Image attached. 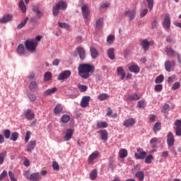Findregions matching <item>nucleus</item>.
I'll list each match as a JSON object with an SVG mask.
<instances>
[{
    "instance_id": "f257e3e1",
    "label": "nucleus",
    "mask_w": 181,
    "mask_h": 181,
    "mask_svg": "<svg viewBox=\"0 0 181 181\" xmlns=\"http://www.w3.org/2000/svg\"><path fill=\"white\" fill-rule=\"evenodd\" d=\"M78 74L80 77L87 80L94 71H95V67L94 65L90 64H82L78 67Z\"/></svg>"
},
{
    "instance_id": "f03ea898",
    "label": "nucleus",
    "mask_w": 181,
    "mask_h": 181,
    "mask_svg": "<svg viewBox=\"0 0 181 181\" xmlns=\"http://www.w3.org/2000/svg\"><path fill=\"white\" fill-rule=\"evenodd\" d=\"M67 8V3L64 1H61L58 4H57L54 7H53V15L54 16H57L59 15V11L62 9V11H64Z\"/></svg>"
},
{
    "instance_id": "7ed1b4c3",
    "label": "nucleus",
    "mask_w": 181,
    "mask_h": 181,
    "mask_svg": "<svg viewBox=\"0 0 181 181\" xmlns=\"http://www.w3.org/2000/svg\"><path fill=\"white\" fill-rule=\"evenodd\" d=\"M25 49L33 53V52H36V47H37V42L33 40H28L25 42Z\"/></svg>"
},
{
    "instance_id": "20e7f679",
    "label": "nucleus",
    "mask_w": 181,
    "mask_h": 181,
    "mask_svg": "<svg viewBox=\"0 0 181 181\" xmlns=\"http://www.w3.org/2000/svg\"><path fill=\"white\" fill-rule=\"evenodd\" d=\"M167 144L168 148H173L175 145V136H173V133L171 132L167 135Z\"/></svg>"
},
{
    "instance_id": "39448f33",
    "label": "nucleus",
    "mask_w": 181,
    "mask_h": 181,
    "mask_svg": "<svg viewBox=\"0 0 181 181\" xmlns=\"http://www.w3.org/2000/svg\"><path fill=\"white\" fill-rule=\"evenodd\" d=\"M170 25H171L170 16H169V14H167L164 17V20L163 22V27L165 30H169V29H170Z\"/></svg>"
},
{
    "instance_id": "423d86ee",
    "label": "nucleus",
    "mask_w": 181,
    "mask_h": 181,
    "mask_svg": "<svg viewBox=\"0 0 181 181\" xmlns=\"http://www.w3.org/2000/svg\"><path fill=\"white\" fill-rule=\"evenodd\" d=\"M137 152L138 153H134V156L136 158V159H145V158H146V152L144 151V149L141 148H137Z\"/></svg>"
},
{
    "instance_id": "0eeeda50",
    "label": "nucleus",
    "mask_w": 181,
    "mask_h": 181,
    "mask_svg": "<svg viewBox=\"0 0 181 181\" xmlns=\"http://www.w3.org/2000/svg\"><path fill=\"white\" fill-rule=\"evenodd\" d=\"M70 76H71V71L70 70H66L59 74L57 80H59V81H62V80H67V78H69Z\"/></svg>"
},
{
    "instance_id": "6e6552de",
    "label": "nucleus",
    "mask_w": 181,
    "mask_h": 181,
    "mask_svg": "<svg viewBox=\"0 0 181 181\" xmlns=\"http://www.w3.org/2000/svg\"><path fill=\"white\" fill-rule=\"evenodd\" d=\"M91 100V97L90 96H83L81 101V107L82 108H86L90 105V101Z\"/></svg>"
},
{
    "instance_id": "1a4fd4ad",
    "label": "nucleus",
    "mask_w": 181,
    "mask_h": 181,
    "mask_svg": "<svg viewBox=\"0 0 181 181\" xmlns=\"http://www.w3.org/2000/svg\"><path fill=\"white\" fill-rule=\"evenodd\" d=\"M136 122L135 121V119L134 118H129L126 120H124L123 125L126 127V128H129V127H134L135 125V123Z\"/></svg>"
},
{
    "instance_id": "9d476101",
    "label": "nucleus",
    "mask_w": 181,
    "mask_h": 181,
    "mask_svg": "<svg viewBox=\"0 0 181 181\" xmlns=\"http://www.w3.org/2000/svg\"><path fill=\"white\" fill-rule=\"evenodd\" d=\"M81 11L84 19H87L90 16V8H88V6L86 5L82 6Z\"/></svg>"
},
{
    "instance_id": "9b49d317",
    "label": "nucleus",
    "mask_w": 181,
    "mask_h": 181,
    "mask_svg": "<svg viewBox=\"0 0 181 181\" xmlns=\"http://www.w3.org/2000/svg\"><path fill=\"white\" fill-rule=\"evenodd\" d=\"M23 115L27 119H33L35 118V113L30 109H27L23 112Z\"/></svg>"
},
{
    "instance_id": "f8f14e48",
    "label": "nucleus",
    "mask_w": 181,
    "mask_h": 181,
    "mask_svg": "<svg viewBox=\"0 0 181 181\" xmlns=\"http://www.w3.org/2000/svg\"><path fill=\"white\" fill-rule=\"evenodd\" d=\"M141 98L139 97V95H136V94H132V95H128L124 96V100L126 101H136L138 100H139Z\"/></svg>"
},
{
    "instance_id": "ddd939ff",
    "label": "nucleus",
    "mask_w": 181,
    "mask_h": 181,
    "mask_svg": "<svg viewBox=\"0 0 181 181\" xmlns=\"http://www.w3.org/2000/svg\"><path fill=\"white\" fill-rule=\"evenodd\" d=\"M90 53L92 59H97L98 56H100V54L98 53V51L95 47L90 46Z\"/></svg>"
},
{
    "instance_id": "4468645a",
    "label": "nucleus",
    "mask_w": 181,
    "mask_h": 181,
    "mask_svg": "<svg viewBox=\"0 0 181 181\" xmlns=\"http://www.w3.org/2000/svg\"><path fill=\"white\" fill-rule=\"evenodd\" d=\"M165 53L168 56H169V57H176L177 52H176V51H175V49H173V48H166L165 49Z\"/></svg>"
},
{
    "instance_id": "2eb2a0df",
    "label": "nucleus",
    "mask_w": 181,
    "mask_h": 181,
    "mask_svg": "<svg viewBox=\"0 0 181 181\" xmlns=\"http://www.w3.org/2000/svg\"><path fill=\"white\" fill-rule=\"evenodd\" d=\"M40 179H42V177L40 176V174L39 173H32L29 178L28 180L30 181H38L40 180Z\"/></svg>"
},
{
    "instance_id": "dca6fc26",
    "label": "nucleus",
    "mask_w": 181,
    "mask_h": 181,
    "mask_svg": "<svg viewBox=\"0 0 181 181\" xmlns=\"http://www.w3.org/2000/svg\"><path fill=\"white\" fill-rule=\"evenodd\" d=\"M98 158V151H94L91 155L89 156L88 158V163L90 165L93 164L94 160Z\"/></svg>"
},
{
    "instance_id": "f3484780",
    "label": "nucleus",
    "mask_w": 181,
    "mask_h": 181,
    "mask_svg": "<svg viewBox=\"0 0 181 181\" xmlns=\"http://www.w3.org/2000/svg\"><path fill=\"white\" fill-rule=\"evenodd\" d=\"M74 132V130L71 129H66V133L64 137V141H70L71 139V137L73 136Z\"/></svg>"
},
{
    "instance_id": "a211bd4d",
    "label": "nucleus",
    "mask_w": 181,
    "mask_h": 181,
    "mask_svg": "<svg viewBox=\"0 0 181 181\" xmlns=\"http://www.w3.org/2000/svg\"><path fill=\"white\" fill-rule=\"evenodd\" d=\"M76 50L78 51L80 59L81 60H84V59H86V50H84V48L81 47H78L76 48Z\"/></svg>"
},
{
    "instance_id": "6ab92c4d",
    "label": "nucleus",
    "mask_w": 181,
    "mask_h": 181,
    "mask_svg": "<svg viewBox=\"0 0 181 181\" xmlns=\"http://www.w3.org/2000/svg\"><path fill=\"white\" fill-rule=\"evenodd\" d=\"M12 16L11 14L5 15L0 19V23H8L12 21Z\"/></svg>"
},
{
    "instance_id": "aec40b11",
    "label": "nucleus",
    "mask_w": 181,
    "mask_h": 181,
    "mask_svg": "<svg viewBox=\"0 0 181 181\" xmlns=\"http://www.w3.org/2000/svg\"><path fill=\"white\" fill-rule=\"evenodd\" d=\"M125 15H126V16L129 18V19L132 20V19H134V18H135V16L136 15V10H135V8L129 10L126 12Z\"/></svg>"
},
{
    "instance_id": "412c9836",
    "label": "nucleus",
    "mask_w": 181,
    "mask_h": 181,
    "mask_svg": "<svg viewBox=\"0 0 181 181\" xmlns=\"http://www.w3.org/2000/svg\"><path fill=\"white\" fill-rule=\"evenodd\" d=\"M35 148H36V141H30L27 146V151L32 152Z\"/></svg>"
},
{
    "instance_id": "4be33fe9",
    "label": "nucleus",
    "mask_w": 181,
    "mask_h": 181,
    "mask_svg": "<svg viewBox=\"0 0 181 181\" xmlns=\"http://www.w3.org/2000/svg\"><path fill=\"white\" fill-rule=\"evenodd\" d=\"M117 76L121 77V80H124L125 78V71L122 66H118L117 69Z\"/></svg>"
},
{
    "instance_id": "5701e85b",
    "label": "nucleus",
    "mask_w": 181,
    "mask_h": 181,
    "mask_svg": "<svg viewBox=\"0 0 181 181\" xmlns=\"http://www.w3.org/2000/svg\"><path fill=\"white\" fill-rule=\"evenodd\" d=\"M165 68L166 71H170V69H172L173 66H175V61H165Z\"/></svg>"
},
{
    "instance_id": "b1692460",
    "label": "nucleus",
    "mask_w": 181,
    "mask_h": 181,
    "mask_svg": "<svg viewBox=\"0 0 181 181\" xmlns=\"http://www.w3.org/2000/svg\"><path fill=\"white\" fill-rule=\"evenodd\" d=\"M141 45L144 50H148L149 49V46L151 45V42L148 41V40H144L141 42Z\"/></svg>"
},
{
    "instance_id": "393cba45",
    "label": "nucleus",
    "mask_w": 181,
    "mask_h": 181,
    "mask_svg": "<svg viewBox=\"0 0 181 181\" xmlns=\"http://www.w3.org/2000/svg\"><path fill=\"white\" fill-rule=\"evenodd\" d=\"M28 87L31 91H37V90H39L36 81H31Z\"/></svg>"
},
{
    "instance_id": "a878e982",
    "label": "nucleus",
    "mask_w": 181,
    "mask_h": 181,
    "mask_svg": "<svg viewBox=\"0 0 181 181\" xmlns=\"http://www.w3.org/2000/svg\"><path fill=\"white\" fill-rule=\"evenodd\" d=\"M33 12L36 13V15H37V17L38 19H40V18H42V16H43V13H42V11H39V7L37 6H33Z\"/></svg>"
},
{
    "instance_id": "bb28decb",
    "label": "nucleus",
    "mask_w": 181,
    "mask_h": 181,
    "mask_svg": "<svg viewBox=\"0 0 181 181\" xmlns=\"http://www.w3.org/2000/svg\"><path fill=\"white\" fill-rule=\"evenodd\" d=\"M162 128V124L160 122H156L153 128V131L154 132V134H158V132H159V131Z\"/></svg>"
},
{
    "instance_id": "cd10ccee",
    "label": "nucleus",
    "mask_w": 181,
    "mask_h": 181,
    "mask_svg": "<svg viewBox=\"0 0 181 181\" xmlns=\"http://www.w3.org/2000/svg\"><path fill=\"white\" fill-rule=\"evenodd\" d=\"M119 156L121 159H124L128 156V151L127 149L123 148L119 151Z\"/></svg>"
},
{
    "instance_id": "c85d7f7f",
    "label": "nucleus",
    "mask_w": 181,
    "mask_h": 181,
    "mask_svg": "<svg viewBox=\"0 0 181 181\" xmlns=\"http://www.w3.org/2000/svg\"><path fill=\"white\" fill-rule=\"evenodd\" d=\"M100 134L101 136V139H103L104 141H107V139H108V132H107V130H100Z\"/></svg>"
},
{
    "instance_id": "c756f323",
    "label": "nucleus",
    "mask_w": 181,
    "mask_h": 181,
    "mask_svg": "<svg viewBox=\"0 0 181 181\" xmlns=\"http://www.w3.org/2000/svg\"><path fill=\"white\" fill-rule=\"evenodd\" d=\"M17 52L18 53V54H20V56L23 55V54L25 53V46H23V44H20L18 46Z\"/></svg>"
},
{
    "instance_id": "7c9ffc66",
    "label": "nucleus",
    "mask_w": 181,
    "mask_h": 181,
    "mask_svg": "<svg viewBox=\"0 0 181 181\" xmlns=\"http://www.w3.org/2000/svg\"><path fill=\"white\" fill-rule=\"evenodd\" d=\"M114 48H110L107 49V56L110 60H114L115 59V54H114Z\"/></svg>"
},
{
    "instance_id": "2f4dec72",
    "label": "nucleus",
    "mask_w": 181,
    "mask_h": 181,
    "mask_svg": "<svg viewBox=\"0 0 181 181\" xmlns=\"http://www.w3.org/2000/svg\"><path fill=\"white\" fill-rule=\"evenodd\" d=\"M135 176L139 179V180L144 181V179L145 177V173H144V171H138L136 173Z\"/></svg>"
},
{
    "instance_id": "473e14b6",
    "label": "nucleus",
    "mask_w": 181,
    "mask_h": 181,
    "mask_svg": "<svg viewBox=\"0 0 181 181\" xmlns=\"http://www.w3.org/2000/svg\"><path fill=\"white\" fill-rule=\"evenodd\" d=\"M57 91V88H52L49 89H47L45 91L44 94L45 95H50L51 94H54Z\"/></svg>"
},
{
    "instance_id": "72a5a7b5",
    "label": "nucleus",
    "mask_w": 181,
    "mask_h": 181,
    "mask_svg": "<svg viewBox=\"0 0 181 181\" xmlns=\"http://www.w3.org/2000/svg\"><path fill=\"white\" fill-rule=\"evenodd\" d=\"M131 73H139V66L136 65H132L129 68Z\"/></svg>"
},
{
    "instance_id": "f704fd0d",
    "label": "nucleus",
    "mask_w": 181,
    "mask_h": 181,
    "mask_svg": "<svg viewBox=\"0 0 181 181\" xmlns=\"http://www.w3.org/2000/svg\"><path fill=\"white\" fill-rule=\"evenodd\" d=\"M18 7L21 9L23 13H26V5H25V2L23 0L20 1Z\"/></svg>"
},
{
    "instance_id": "c9c22d12",
    "label": "nucleus",
    "mask_w": 181,
    "mask_h": 181,
    "mask_svg": "<svg viewBox=\"0 0 181 181\" xmlns=\"http://www.w3.org/2000/svg\"><path fill=\"white\" fill-rule=\"evenodd\" d=\"M96 126L99 129L107 128L108 123L107 122H98Z\"/></svg>"
},
{
    "instance_id": "e433bc0d",
    "label": "nucleus",
    "mask_w": 181,
    "mask_h": 181,
    "mask_svg": "<svg viewBox=\"0 0 181 181\" xmlns=\"http://www.w3.org/2000/svg\"><path fill=\"white\" fill-rule=\"evenodd\" d=\"M150 144H151V148H156V146H158V138L153 137L150 141Z\"/></svg>"
},
{
    "instance_id": "4c0bfd02",
    "label": "nucleus",
    "mask_w": 181,
    "mask_h": 181,
    "mask_svg": "<svg viewBox=\"0 0 181 181\" xmlns=\"http://www.w3.org/2000/svg\"><path fill=\"white\" fill-rule=\"evenodd\" d=\"M62 111H63V106L60 104H58L54 109V114H60Z\"/></svg>"
},
{
    "instance_id": "58836bf2",
    "label": "nucleus",
    "mask_w": 181,
    "mask_h": 181,
    "mask_svg": "<svg viewBox=\"0 0 181 181\" xmlns=\"http://www.w3.org/2000/svg\"><path fill=\"white\" fill-rule=\"evenodd\" d=\"M18 138H19V133L14 132L11 134L10 139L11 141L16 142V141H18Z\"/></svg>"
},
{
    "instance_id": "ea45409f",
    "label": "nucleus",
    "mask_w": 181,
    "mask_h": 181,
    "mask_svg": "<svg viewBox=\"0 0 181 181\" xmlns=\"http://www.w3.org/2000/svg\"><path fill=\"white\" fill-rule=\"evenodd\" d=\"M97 175H98V173L97 172V170L94 169L90 173V177L91 180H95L97 179Z\"/></svg>"
},
{
    "instance_id": "a19ab883",
    "label": "nucleus",
    "mask_w": 181,
    "mask_h": 181,
    "mask_svg": "<svg viewBox=\"0 0 181 181\" xmlns=\"http://www.w3.org/2000/svg\"><path fill=\"white\" fill-rule=\"evenodd\" d=\"M110 96L108 95V94L102 93L98 96V100H100V101H105V100H107V98H108Z\"/></svg>"
},
{
    "instance_id": "79ce46f5",
    "label": "nucleus",
    "mask_w": 181,
    "mask_h": 181,
    "mask_svg": "<svg viewBox=\"0 0 181 181\" xmlns=\"http://www.w3.org/2000/svg\"><path fill=\"white\" fill-rule=\"evenodd\" d=\"M103 22H104V21L103 20V18H99V19L96 21L95 28H96V29H101V28H103Z\"/></svg>"
},
{
    "instance_id": "37998d69",
    "label": "nucleus",
    "mask_w": 181,
    "mask_h": 181,
    "mask_svg": "<svg viewBox=\"0 0 181 181\" xmlns=\"http://www.w3.org/2000/svg\"><path fill=\"white\" fill-rule=\"evenodd\" d=\"M28 21H29V18L26 17L23 22L17 25V29H22V28H23V26L28 23Z\"/></svg>"
},
{
    "instance_id": "c03bdc74",
    "label": "nucleus",
    "mask_w": 181,
    "mask_h": 181,
    "mask_svg": "<svg viewBox=\"0 0 181 181\" xmlns=\"http://www.w3.org/2000/svg\"><path fill=\"white\" fill-rule=\"evenodd\" d=\"M52 73L51 72H46L44 75V81H49L52 79Z\"/></svg>"
},
{
    "instance_id": "a18cd8bd",
    "label": "nucleus",
    "mask_w": 181,
    "mask_h": 181,
    "mask_svg": "<svg viewBox=\"0 0 181 181\" xmlns=\"http://www.w3.org/2000/svg\"><path fill=\"white\" fill-rule=\"evenodd\" d=\"M69 121H70V116L68 115H64L62 117V122L64 123V124H67V122H69Z\"/></svg>"
},
{
    "instance_id": "49530a36",
    "label": "nucleus",
    "mask_w": 181,
    "mask_h": 181,
    "mask_svg": "<svg viewBox=\"0 0 181 181\" xmlns=\"http://www.w3.org/2000/svg\"><path fill=\"white\" fill-rule=\"evenodd\" d=\"M3 134L5 136L6 139H9L11 138V130L4 129L3 131Z\"/></svg>"
},
{
    "instance_id": "de8ad7c7",
    "label": "nucleus",
    "mask_w": 181,
    "mask_h": 181,
    "mask_svg": "<svg viewBox=\"0 0 181 181\" xmlns=\"http://www.w3.org/2000/svg\"><path fill=\"white\" fill-rule=\"evenodd\" d=\"M158 23H159V19L158 18H155L151 22V28H152V29H156V28H158Z\"/></svg>"
},
{
    "instance_id": "09e8293b",
    "label": "nucleus",
    "mask_w": 181,
    "mask_h": 181,
    "mask_svg": "<svg viewBox=\"0 0 181 181\" xmlns=\"http://www.w3.org/2000/svg\"><path fill=\"white\" fill-rule=\"evenodd\" d=\"M6 157V151H4L0 153V165L4 163V160H5V158Z\"/></svg>"
},
{
    "instance_id": "8fccbe9b",
    "label": "nucleus",
    "mask_w": 181,
    "mask_h": 181,
    "mask_svg": "<svg viewBox=\"0 0 181 181\" xmlns=\"http://www.w3.org/2000/svg\"><path fill=\"white\" fill-rule=\"evenodd\" d=\"M152 160H153V156L149 154L146 157L145 163H152Z\"/></svg>"
},
{
    "instance_id": "3c124183",
    "label": "nucleus",
    "mask_w": 181,
    "mask_h": 181,
    "mask_svg": "<svg viewBox=\"0 0 181 181\" xmlns=\"http://www.w3.org/2000/svg\"><path fill=\"white\" fill-rule=\"evenodd\" d=\"M163 78H164L163 75H160V76H158L156 78L155 83H156V84H159V83H163Z\"/></svg>"
},
{
    "instance_id": "603ef678",
    "label": "nucleus",
    "mask_w": 181,
    "mask_h": 181,
    "mask_svg": "<svg viewBox=\"0 0 181 181\" xmlns=\"http://www.w3.org/2000/svg\"><path fill=\"white\" fill-rule=\"evenodd\" d=\"M78 88L80 90L81 93H84L85 91H87L88 87L86 85H78Z\"/></svg>"
},
{
    "instance_id": "864d4df0",
    "label": "nucleus",
    "mask_w": 181,
    "mask_h": 181,
    "mask_svg": "<svg viewBox=\"0 0 181 181\" xmlns=\"http://www.w3.org/2000/svg\"><path fill=\"white\" fill-rule=\"evenodd\" d=\"M148 4V8L149 11L153 9V0H146Z\"/></svg>"
},
{
    "instance_id": "5fc2aeb1",
    "label": "nucleus",
    "mask_w": 181,
    "mask_h": 181,
    "mask_svg": "<svg viewBox=\"0 0 181 181\" xmlns=\"http://www.w3.org/2000/svg\"><path fill=\"white\" fill-rule=\"evenodd\" d=\"M52 168L54 170L59 171L60 170V165L56 161L52 162Z\"/></svg>"
},
{
    "instance_id": "6e6d98bb",
    "label": "nucleus",
    "mask_w": 181,
    "mask_h": 181,
    "mask_svg": "<svg viewBox=\"0 0 181 181\" xmlns=\"http://www.w3.org/2000/svg\"><path fill=\"white\" fill-rule=\"evenodd\" d=\"M58 25L59 26V28H62V29H69V24L66 23H62V22H59Z\"/></svg>"
},
{
    "instance_id": "4d7b16f0",
    "label": "nucleus",
    "mask_w": 181,
    "mask_h": 181,
    "mask_svg": "<svg viewBox=\"0 0 181 181\" xmlns=\"http://www.w3.org/2000/svg\"><path fill=\"white\" fill-rule=\"evenodd\" d=\"M114 40H115V37L114 35H108L107 42L109 43V45H112V43H114Z\"/></svg>"
},
{
    "instance_id": "13d9d810",
    "label": "nucleus",
    "mask_w": 181,
    "mask_h": 181,
    "mask_svg": "<svg viewBox=\"0 0 181 181\" xmlns=\"http://www.w3.org/2000/svg\"><path fill=\"white\" fill-rule=\"evenodd\" d=\"M8 176L11 181H18V180H16V178H15V174H13V173L12 171L8 172Z\"/></svg>"
},
{
    "instance_id": "bf43d9fd",
    "label": "nucleus",
    "mask_w": 181,
    "mask_h": 181,
    "mask_svg": "<svg viewBox=\"0 0 181 181\" xmlns=\"http://www.w3.org/2000/svg\"><path fill=\"white\" fill-rule=\"evenodd\" d=\"M109 168L111 169V170H114L117 168V165L114 163L113 160H110L109 162Z\"/></svg>"
},
{
    "instance_id": "052dcab7",
    "label": "nucleus",
    "mask_w": 181,
    "mask_h": 181,
    "mask_svg": "<svg viewBox=\"0 0 181 181\" xmlns=\"http://www.w3.org/2000/svg\"><path fill=\"white\" fill-rule=\"evenodd\" d=\"M174 125L175 126V129L181 128V120L176 119L174 122Z\"/></svg>"
},
{
    "instance_id": "680f3d73",
    "label": "nucleus",
    "mask_w": 181,
    "mask_h": 181,
    "mask_svg": "<svg viewBox=\"0 0 181 181\" xmlns=\"http://www.w3.org/2000/svg\"><path fill=\"white\" fill-rule=\"evenodd\" d=\"M180 88V83L179 82H175L173 86H172V90H178V88Z\"/></svg>"
},
{
    "instance_id": "e2e57ef3",
    "label": "nucleus",
    "mask_w": 181,
    "mask_h": 181,
    "mask_svg": "<svg viewBox=\"0 0 181 181\" xmlns=\"http://www.w3.org/2000/svg\"><path fill=\"white\" fill-rule=\"evenodd\" d=\"M163 88V86L160 85V84H158V85H156L155 88H154V90L155 91H162Z\"/></svg>"
},
{
    "instance_id": "0e129e2a",
    "label": "nucleus",
    "mask_w": 181,
    "mask_h": 181,
    "mask_svg": "<svg viewBox=\"0 0 181 181\" xmlns=\"http://www.w3.org/2000/svg\"><path fill=\"white\" fill-rule=\"evenodd\" d=\"M8 175V172L6 170H4L0 175V181L4 180V177H6Z\"/></svg>"
},
{
    "instance_id": "69168bd1",
    "label": "nucleus",
    "mask_w": 181,
    "mask_h": 181,
    "mask_svg": "<svg viewBox=\"0 0 181 181\" xmlns=\"http://www.w3.org/2000/svg\"><path fill=\"white\" fill-rule=\"evenodd\" d=\"M27 96L28 97L29 100H30L31 101H36V98H37L36 95L28 93Z\"/></svg>"
},
{
    "instance_id": "338daca9",
    "label": "nucleus",
    "mask_w": 181,
    "mask_h": 181,
    "mask_svg": "<svg viewBox=\"0 0 181 181\" xmlns=\"http://www.w3.org/2000/svg\"><path fill=\"white\" fill-rule=\"evenodd\" d=\"M29 139H30V131H28L25 137V142H29Z\"/></svg>"
},
{
    "instance_id": "774afa93",
    "label": "nucleus",
    "mask_w": 181,
    "mask_h": 181,
    "mask_svg": "<svg viewBox=\"0 0 181 181\" xmlns=\"http://www.w3.org/2000/svg\"><path fill=\"white\" fill-rule=\"evenodd\" d=\"M175 129V135H177V136H181V127Z\"/></svg>"
}]
</instances>
